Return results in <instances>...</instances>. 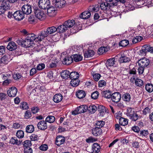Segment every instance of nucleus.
I'll use <instances>...</instances> for the list:
<instances>
[{"label": "nucleus", "instance_id": "obj_1", "mask_svg": "<svg viewBox=\"0 0 153 153\" xmlns=\"http://www.w3.org/2000/svg\"><path fill=\"white\" fill-rule=\"evenodd\" d=\"M34 13L36 17L40 20L45 19L46 18V15L43 11L39 9H35Z\"/></svg>", "mask_w": 153, "mask_h": 153}, {"label": "nucleus", "instance_id": "obj_2", "mask_svg": "<svg viewBox=\"0 0 153 153\" xmlns=\"http://www.w3.org/2000/svg\"><path fill=\"white\" fill-rule=\"evenodd\" d=\"M39 6L43 9H46L50 6V2L49 0H40L38 2Z\"/></svg>", "mask_w": 153, "mask_h": 153}, {"label": "nucleus", "instance_id": "obj_3", "mask_svg": "<svg viewBox=\"0 0 153 153\" xmlns=\"http://www.w3.org/2000/svg\"><path fill=\"white\" fill-rule=\"evenodd\" d=\"M117 5V3L116 2H112L110 3L107 2H102L100 4V7L101 9L105 10L108 9V8H109L110 7Z\"/></svg>", "mask_w": 153, "mask_h": 153}, {"label": "nucleus", "instance_id": "obj_4", "mask_svg": "<svg viewBox=\"0 0 153 153\" xmlns=\"http://www.w3.org/2000/svg\"><path fill=\"white\" fill-rule=\"evenodd\" d=\"M57 30L56 27L54 26L49 27L47 28L46 31H42V35L44 36H47L49 34L54 33Z\"/></svg>", "mask_w": 153, "mask_h": 153}, {"label": "nucleus", "instance_id": "obj_5", "mask_svg": "<svg viewBox=\"0 0 153 153\" xmlns=\"http://www.w3.org/2000/svg\"><path fill=\"white\" fill-rule=\"evenodd\" d=\"M121 98V94L119 92H114L111 94V99L113 102H118L120 101Z\"/></svg>", "mask_w": 153, "mask_h": 153}, {"label": "nucleus", "instance_id": "obj_6", "mask_svg": "<svg viewBox=\"0 0 153 153\" xmlns=\"http://www.w3.org/2000/svg\"><path fill=\"white\" fill-rule=\"evenodd\" d=\"M148 52L153 53V47H151L147 45H145L142 47V49L140 51V53L141 54L143 53H145Z\"/></svg>", "mask_w": 153, "mask_h": 153}, {"label": "nucleus", "instance_id": "obj_7", "mask_svg": "<svg viewBox=\"0 0 153 153\" xmlns=\"http://www.w3.org/2000/svg\"><path fill=\"white\" fill-rule=\"evenodd\" d=\"M13 16L15 19L20 21L23 19L24 17V14L22 11L18 10L13 13Z\"/></svg>", "mask_w": 153, "mask_h": 153}, {"label": "nucleus", "instance_id": "obj_8", "mask_svg": "<svg viewBox=\"0 0 153 153\" xmlns=\"http://www.w3.org/2000/svg\"><path fill=\"white\" fill-rule=\"evenodd\" d=\"M149 60L146 58H143L139 60L138 63L139 66H142L144 68L147 67L150 63Z\"/></svg>", "mask_w": 153, "mask_h": 153}, {"label": "nucleus", "instance_id": "obj_9", "mask_svg": "<svg viewBox=\"0 0 153 153\" xmlns=\"http://www.w3.org/2000/svg\"><path fill=\"white\" fill-rule=\"evenodd\" d=\"M17 91V89L16 87H12L8 90L7 93L9 97H13L16 96Z\"/></svg>", "mask_w": 153, "mask_h": 153}, {"label": "nucleus", "instance_id": "obj_10", "mask_svg": "<svg viewBox=\"0 0 153 153\" xmlns=\"http://www.w3.org/2000/svg\"><path fill=\"white\" fill-rule=\"evenodd\" d=\"M22 11L24 14L29 15L31 13L32 7L30 5L25 4L22 7Z\"/></svg>", "mask_w": 153, "mask_h": 153}, {"label": "nucleus", "instance_id": "obj_11", "mask_svg": "<svg viewBox=\"0 0 153 153\" xmlns=\"http://www.w3.org/2000/svg\"><path fill=\"white\" fill-rule=\"evenodd\" d=\"M47 9V14L50 16H54L57 13L56 9L54 7L49 6Z\"/></svg>", "mask_w": 153, "mask_h": 153}, {"label": "nucleus", "instance_id": "obj_12", "mask_svg": "<svg viewBox=\"0 0 153 153\" xmlns=\"http://www.w3.org/2000/svg\"><path fill=\"white\" fill-rule=\"evenodd\" d=\"M38 128L42 130H44L47 128V125L46 121L44 120L40 121L37 124Z\"/></svg>", "mask_w": 153, "mask_h": 153}, {"label": "nucleus", "instance_id": "obj_13", "mask_svg": "<svg viewBox=\"0 0 153 153\" xmlns=\"http://www.w3.org/2000/svg\"><path fill=\"white\" fill-rule=\"evenodd\" d=\"M65 137L62 136H58L56 139V144L58 146H60L64 143L65 141Z\"/></svg>", "mask_w": 153, "mask_h": 153}, {"label": "nucleus", "instance_id": "obj_14", "mask_svg": "<svg viewBox=\"0 0 153 153\" xmlns=\"http://www.w3.org/2000/svg\"><path fill=\"white\" fill-rule=\"evenodd\" d=\"M64 24L66 30H67L68 28L72 27L75 25V22L74 20H69L65 21Z\"/></svg>", "mask_w": 153, "mask_h": 153}, {"label": "nucleus", "instance_id": "obj_15", "mask_svg": "<svg viewBox=\"0 0 153 153\" xmlns=\"http://www.w3.org/2000/svg\"><path fill=\"white\" fill-rule=\"evenodd\" d=\"M100 145L97 143H95L92 145V153H98L100 152Z\"/></svg>", "mask_w": 153, "mask_h": 153}, {"label": "nucleus", "instance_id": "obj_16", "mask_svg": "<svg viewBox=\"0 0 153 153\" xmlns=\"http://www.w3.org/2000/svg\"><path fill=\"white\" fill-rule=\"evenodd\" d=\"M66 3L65 0H56L55 5L56 7L61 8L63 7Z\"/></svg>", "mask_w": 153, "mask_h": 153}, {"label": "nucleus", "instance_id": "obj_17", "mask_svg": "<svg viewBox=\"0 0 153 153\" xmlns=\"http://www.w3.org/2000/svg\"><path fill=\"white\" fill-rule=\"evenodd\" d=\"M7 49L10 51H13L16 49L17 46L16 43L13 42H10L7 47Z\"/></svg>", "mask_w": 153, "mask_h": 153}, {"label": "nucleus", "instance_id": "obj_18", "mask_svg": "<svg viewBox=\"0 0 153 153\" xmlns=\"http://www.w3.org/2000/svg\"><path fill=\"white\" fill-rule=\"evenodd\" d=\"M102 131V130L100 128L98 127L94 128L92 130V133L94 136H97L100 135Z\"/></svg>", "mask_w": 153, "mask_h": 153}, {"label": "nucleus", "instance_id": "obj_19", "mask_svg": "<svg viewBox=\"0 0 153 153\" xmlns=\"http://www.w3.org/2000/svg\"><path fill=\"white\" fill-rule=\"evenodd\" d=\"M94 52L91 50H89L88 51H85L84 53V57L85 58L92 57L94 55Z\"/></svg>", "mask_w": 153, "mask_h": 153}, {"label": "nucleus", "instance_id": "obj_20", "mask_svg": "<svg viewBox=\"0 0 153 153\" xmlns=\"http://www.w3.org/2000/svg\"><path fill=\"white\" fill-rule=\"evenodd\" d=\"M91 15V13L89 11H85L81 14L79 17L81 19H86L90 17Z\"/></svg>", "mask_w": 153, "mask_h": 153}, {"label": "nucleus", "instance_id": "obj_21", "mask_svg": "<svg viewBox=\"0 0 153 153\" xmlns=\"http://www.w3.org/2000/svg\"><path fill=\"white\" fill-rule=\"evenodd\" d=\"M130 61V58L127 57L124 54L121 55L119 58V62L120 63L128 62Z\"/></svg>", "mask_w": 153, "mask_h": 153}, {"label": "nucleus", "instance_id": "obj_22", "mask_svg": "<svg viewBox=\"0 0 153 153\" xmlns=\"http://www.w3.org/2000/svg\"><path fill=\"white\" fill-rule=\"evenodd\" d=\"M10 143L14 145H19L21 144V141L18 140L16 137H13L10 139Z\"/></svg>", "mask_w": 153, "mask_h": 153}, {"label": "nucleus", "instance_id": "obj_23", "mask_svg": "<svg viewBox=\"0 0 153 153\" xmlns=\"http://www.w3.org/2000/svg\"><path fill=\"white\" fill-rule=\"evenodd\" d=\"M72 58V55L71 57H65L63 60V63L67 65H70L73 62V59Z\"/></svg>", "mask_w": 153, "mask_h": 153}, {"label": "nucleus", "instance_id": "obj_24", "mask_svg": "<svg viewBox=\"0 0 153 153\" xmlns=\"http://www.w3.org/2000/svg\"><path fill=\"white\" fill-rule=\"evenodd\" d=\"M62 96L60 94H57L53 97V100L56 103H58L60 102L62 100Z\"/></svg>", "mask_w": 153, "mask_h": 153}, {"label": "nucleus", "instance_id": "obj_25", "mask_svg": "<svg viewBox=\"0 0 153 153\" xmlns=\"http://www.w3.org/2000/svg\"><path fill=\"white\" fill-rule=\"evenodd\" d=\"M73 59L75 62H78L81 61L83 58L82 56L79 54H76L72 55Z\"/></svg>", "mask_w": 153, "mask_h": 153}, {"label": "nucleus", "instance_id": "obj_26", "mask_svg": "<svg viewBox=\"0 0 153 153\" xmlns=\"http://www.w3.org/2000/svg\"><path fill=\"white\" fill-rule=\"evenodd\" d=\"M79 114L86 112L88 109V106L86 105H83L77 108Z\"/></svg>", "mask_w": 153, "mask_h": 153}, {"label": "nucleus", "instance_id": "obj_27", "mask_svg": "<svg viewBox=\"0 0 153 153\" xmlns=\"http://www.w3.org/2000/svg\"><path fill=\"white\" fill-rule=\"evenodd\" d=\"M115 62V59L114 58L109 59L106 63V66L107 67L114 66Z\"/></svg>", "mask_w": 153, "mask_h": 153}, {"label": "nucleus", "instance_id": "obj_28", "mask_svg": "<svg viewBox=\"0 0 153 153\" xmlns=\"http://www.w3.org/2000/svg\"><path fill=\"white\" fill-rule=\"evenodd\" d=\"M79 77V74L77 72L74 71L70 73L69 77L71 79H78Z\"/></svg>", "mask_w": 153, "mask_h": 153}, {"label": "nucleus", "instance_id": "obj_29", "mask_svg": "<svg viewBox=\"0 0 153 153\" xmlns=\"http://www.w3.org/2000/svg\"><path fill=\"white\" fill-rule=\"evenodd\" d=\"M76 95L78 98L82 99L85 96L86 94L84 91L80 90L76 93Z\"/></svg>", "mask_w": 153, "mask_h": 153}, {"label": "nucleus", "instance_id": "obj_30", "mask_svg": "<svg viewBox=\"0 0 153 153\" xmlns=\"http://www.w3.org/2000/svg\"><path fill=\"white\" fill-rule=\"evenodd\" d=\"M70 72L68 71L65 70L62 71L61 74V76L63 78L67 79L69 77Z\"/></svg>", "mask_w": 153, "mask_h": 153}, {"label": "nucleus", "instance_id": "obj_31", "mask_svg": "<svg viewBox=\"0 0 153 153\" xmlns=\"http://www.w3.org/2000/svg\"><path fill=\"white\" fill-rule=\"evenodd\" d=\"M33 42L29 40L27 38L23 40V46L26 47H28L31 45V44Z\"/></svg>", "mask_w": 153, "mask_h": 153}, {"label": "nucleus", "instance_id": "obj_32", "mask_svg": "<svg viewBox=\"0 0 153 153\" xmlns=\"http://www.w3.org/2000/svg\"><path fill=\"white\" fill-rule=\"evenodd\" d=\"M135 112L133 108L128 107L127 108L126 114L129 117L130 116H132L133 114H134Z\"/></svg>", "mask_w": 153, "mask_h": 153}, {"label": "nucleus", "instance_id": "obj_33", "mask_svg": "<svg viewBox=\"0 0 153 153\" xmlns=\"http://www.w3.org/2000/svg\"><path fill=\"white\" fill-rule=\"evenodd\" d=\"M87 110L91 114L94 113L96 111L97 108L94 105H91L88 107Z\"/></svg>", "mask_w": 153, "mask_h": 153}, {"label": "nucleus", "instance_id": "obj_34", "mask_svg": "<svg viewBox=\"0 0 153 153\" xmlns=\"http://www.w3.org/2000/svg\"><path fill=\"white\" fill-rule=\"evenodd\" d=\"M119 123L120 125L125 126L128 124V121L127 119H126L121 117L119 120Z\"/></svg>", "mask_w": 153, "mask_h": 153}, {"label": "nucleus", "instance_id": "obj_35", "mask_svg": "<svg viewBox=\"0 0 153 153\" xmlns=\"http://www.w3.org/2000/svg\"><path fill=\"white\" fill-rule=\"evenodd\" d=\"M34 130V128L32 125L27 126L26 128V131L28 133H31Z\"/></svg>", "mask_w": 153, "mask_h": 153}, {"label": "nucleus", "instance_id": "obj_36", "mask_svg": "<svg viewBox=\"0 0 153 153\" xmlns=\"http://www.w3.org/2000/svg\"><path fill=\"white\" fill-rule=\"evenodd\" d=\"M56 29H57V31L60 33H63L67 30L64 24L62 25H60L56 28Z\"/></svg>", "mask_w": 153, "mask_h": 153}, {"label": "nucleus", "instance_id": "obj_37", "mask_svg": "<svg viewBox=\"0 0 153 153\" xmlns=\"http://www.w3.org/2000/svg\"><path fill=\"white\" fill-rule=\"evenodd\" d=\"M0 62L1 63L7 64L9 62V59L7 56H4L0 59Z\"/></svg>", "mask_w": 153, "mask_h": 153}, {"label": "nucleus", "instance_id": "obj_38", "mask_svg": "<svg viewBox=\"0 0 153 153\" xmlns=\"http://www.w3.org/2000/svg\"><path fill=\"white\" fill-rule=\"evenodd\" d=\"M102 95L103 97L107 99L111 98V97L110 91H104L102 93Z\"/></svg>", "mask_w": 153, "mask_h": 153}, {"label": "nucleus", "instance_id": "obj_39", "mask_svg": "<svg viewBox=\"0 0 153 153\" xmlns=\"http://www.w3.org/2000/svg\"><path fill=\"white\" fill-rule=\"evenodd\" d=\"M146 90L149 92H152L153 91V85L151 84H147L146 85Z\"/></svg>", "mask_w": 153, "mask_h": 153}, {"label": "nucleus", "instance_id": "obj_40", "mask_svg": "<svg viewBox=\"0 0 153 153\" xmlns=\"http://www.w3.org/2000/svg\"><path fill=\"white\" fill-rule=\"evenodd\" d=\"M26 38L33 42L36 38V35L33 33L29 34L27 35Z\"/></svg>", "mask_w": 153, "mask_h": 153}, {"label": "nucleus", "instance_id": "obj_41", "mask_svg": "<svg viewBox=\"0 0 153 153\" xmlns=\"http://www.w3.org/2000/svg\"><path fill=\"white\" fill-rule=\"evenodd\" d=\"M108 50V49L106 47H102L98 49V52L100 54L103 53L107 52Z\"/></svg>", "mask_w": 153, "mask_h": 153}, {"label": "nucleus", "instance_id": "obj_42", "mask_svg": "<svg viewBox=\"0 0 153 153\" xmlns=\"http://www.w3.org/2000/svg\"><path fill=\"white\" fill-rule=\"evenodd\" d=\"M79 81L78 79H73L71 81V86L74 87L78 85L79 83Z\"/></svg>", "mask_w": 153, "mask_h": 153}, {"label": "nucleus", "instance_id": "obj_43", "mask_svg": "<svg viewBox=\"0 0 153 153\" xmlns=\"http://www.w3.org/2000/svg\"><path fill=\"white\" fill-rule=\"evenodd\" d=\"M55 120V117L53 116H48L45 120L46 122L51 123H53Z\"/></svg>", "mask_w": 153, "mask_h": 153}, {"label": "nucleus", "instance_id": "obj_44", "mask_svg": "<svg viewBox=\"0 0 153 153\" xmlns=\"http://www.w3.org/2000/svg\"><path fill=\"white\" fill-rule=\"evenodd\" d=\"M16 135L19 138H22L24 137V133L22 130H18L16 133Z\"/></svg>", "mask_w": 153, "mask_h": 153}, {"label": "nucleus", "instance_id": "obj_45", "mask_svg": "<svg viewBox=\"0 0 153 153\" xmlns=\"http://www.w3.org/2000/svg\"><path fill=\"white\" fill-rule=\"evenodd\" d=\"M105 124V122L102 120L97 121L96 123V125L97 126L96 127L101 128Z\"/></svg>", "mask_w": 153, "mask_h": 153}, {"label": "nucleus", "instance_id": "obj_46", "mask_svg": "<svg viewBox=\"0 0 153 153\" xmlns=\"http://www.w3.org/2000/svg\"><path fill=\"white\" fill-rule=\"evenodd\" d=\"M135 83L137 86L139 87H141L143 85V82L142 80L139 78L136 79Z\"/></svg>", "mask_w": 153, "mask_h": 153}, {"label": "nucleus", "instance_id": "obj_47", "mask_svg": "<svg viewBox=\"0 0 153 153\" xmlns=\"http://www.w3.org/2000/svg\"><path fill=\"white\" fill-rule=\"evenodd\" d=\"M139 117V116L135 112L134 114H133L132 116H130L129 118L132 121H135L138 119Z\"/></svg>", "mask_w": 153, "mask_h": 153}, {"label": "nucleus", "instance_id": "obj_48", "mask_svg": "<svg viewBox=\"0 0 153 153\" xmlns=\"http://www.w3.org/2000/svg\"><path fill=\"white\" fill-rule=\"evenodd\" d=\"M10 2L9 1H4L2 2V3L1 4V5H2L4 8L7 10L10 6L9 2Z\"/></svg>", "mask_w": 153, "mask_h": 153}, {"label": "nucleus", "instance_id": "obj_49", "mask_svg": "<svg viewBox=\"0 0 153 153\" xmlns=\"http://www.w3.org/2000/svg\"><path fill=\"white\" fill-rule=\"evenodd\" d=\"M129 42L128 40H123L120 42L119 45L122 47H126L129 44Z\"/></svg>", "mask_w": 153, "mask_h": 153}, {"label": "nucleus", "instance_id": "obj_50", "mask_svg": "<svg viewBox=\"0 0 153 153\" xmlns=\"http://www.w3.org/2000/svg\"><path fill=\"white\" fill-rule=\"evenodd\" d=\"M42 31L41 32V33L39 34V35L37 36H36V38L35 39L36 40V41H37L38 42L39 41L40 42L43 40L44 38L47 36H44L42 35Z\"/></svg>", "mask_w": 153, "mask_h": 153}, {"label": "nucleus", "instance_id": "obj_51", "mask_svg": "<svg viewBox=\"0 0 153 153\" xmlns=\"http://www.w3.org/2000/svg\"><path fill=\"white\" fill-rule=\"evenodd\" d=\"M123 97L124 100L125 101L128 102L130 100V95L129 94L126 93L123 94Z\"/></svg>", "mask_w": 153, "mask_h": 153}, {"label": "nucleus", "instance_id": "obj_52", "mask_svg": "<svg viewBox=\"0 0 153 153\" xmlns=\"http://www.w3.org/2000/svg\"><path fill=\"white\" fill-rule=\"evenodd\" d=\"M32 145L31 141L30 140H25L23 144L24 148L26 147H30Z\"/></svg>", "mask_w": 153, "mask_h": 153}, {"label": "nucleus", "instance_id": "obj_53", "mask_svg": "<svg viewBox=\"0 0 153 153\" xmlns=\"http://www.w3.org/2000/svg\"><path fill=\"white\" fill-rule=\"evenodd\" d=\"M99 94L97 91H95L93 92L91 95V97L92 99L96 100L98 98Z\"/></svg>", "mask_w": 153, "mask_h": 153}, {"label": "nucleus", "instance_id": "obj_54", "mask_svg": "<svg viewBox=\"0 0 153 153\" xmlns=\"http://www.w3.org/2000/svg\"><path fill=\"white\" fill-rule=\"evenodd\" d=\"M97 141V139L92 137H90L86 140V141L88 143H93Z\"/></svg>", "mask_w": 153, "mask_h": 153}, {"label": "nucleus", "instance_id": "obj_55", "mask_svg": "<svg viewBox=\"0 0 153 153\" xmlns=\"http://www.w3.org/2000/svg\"><path fill=\"white\" fill-rule=\"evenodd\" d=\"M45 65L44 63H41L38 65L36 67V69L38 70H41L45 68Z\"/></svg>", "mask_w": 153, "mask_h": 153}, {"label": "nucleus", "instance_id": "obj_56", "mask_svg": "<svg viewBox=\"0 0 153 153\" xmlns=\"http://www.w3.org/2000/svg\"><path fill=\"white\" fill-rule=\"evenodd\" d=\"M106 85V82L104 80H101L99 82L98 86L99 87H104Z\"/></svg>", "mask_w": 153, "mask_h": 153}, {"label": "nucleus", "instance_id": "obj_57", "mask_svg": "<svg viewBox=\"0 0 153 153\" xmlns=\"http://www.w3.org/2000/svg\"><path fill=\"white\" fill-rule=\"evenodd\" d=\"M48 149V146L46 144L42 145L39 147L40 149L42 151H45L47 150Z\"/></svg>", "mask_w": 153, "mask_h": 153}, {"label": "nucleus", "instance_id": "obj_58", "mask_svg": "<svg viewBox=\"0 0 153 153\" xmlns=\"http://www.w3.org/2000/svg\"><path fill=\"white\" fill-rule=\"evenodd\" d=\"M101 76L100 74H96L93 75V78L95 81H97L99 79Z\"/></svg>", "mask_w": 153, "mask_h": 153}, {"label": "nucleus", "instance_id": "obj_59", "mask_svg": "<svg viewBox=\"0 0 153 153\" xmlns=\"http://www.w3.org/2000/svg\"><path fill=\"white\" fill-rule=\"evenodd\" d=\"M31 116V114L30 111H26L25 114V117L26 119H28Z\"/></svg>", "mask_w": 153, "mask_h": 153}, {"label": "nucleus", "instance_id": "obj_60", "mask_svg": "<svg viewBox=\"0 0 153 153\" xmlns=\"http://www.w3.org/2000/svg\"><path fill=\"white\" fill-rule=\"evenodd\" d=\"M58 63L57 61H53L49 65V67L51 68H55L56 66V64Z\"/></svg>", "mask_w": 153, "mask_h": 153}, {"label": "nucleus", "instance_id": "obj_61", "mask_svg": "<svg viewBox=\"0 0 153 153\" xmlns=\"http://www.w3.org/2000/svg\"><path fill=\"white\" fill-rule=\"evenodd\" d=\"M24 153H32L33 150L30 147H26L24 148Z\"/></svg>", "mask_w": 153, "mask_h": 153}, {"label": "nucleus", "instance_id": "obj_62", "mask_svg": "<svg viewBox=\"0 0 153 153\" xmlns=\"http://www.w3.org/2000/svg\"><path fill=\"white\" fill-rule=\"evenodd\" d=\"M14 79L17 80L20 78L22 77V75L19 73H17L14 74L13 76Z\"/></svg>", "mask_w": 153, "mask_h": 153}, {"label": "nucleus", "instance_id": "obj_63", "mask_svg": "<svg viewBox=\"0 0 153 153\" xmlns=\"http://www.w3.org/2000/svg\"><path fill=\"white\" fill-rule=\"evenodd\" d=\"M140 134L144 137L146 136L149 134L148 131L147 130H143L140 131Z\"/></svg>", "mask_w": 153, "mask_h": 153}, {"label": "nucleus", "instance_id": "obj_64", "mask_svg": "<svg viewBox=\"0 0 153 153\" xmlns=\"http://www.w3.org/2000/svg\"><path fill=\"white\" fill-rule=\"evenodd\" d=\"M30 140L32 141H35L38 139V136L35 134H32L30 137Z\"/></svg>", "mask_w": 153, "mask_h": 153}]
</instances>
